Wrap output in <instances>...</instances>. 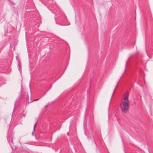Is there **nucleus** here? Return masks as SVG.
I'll return each mask as SVG.
<instances>
[{
  "label": "nucleus",
  "instance_id": "1",
  "mask_svg": "<svg viewBox=\"0 0 153 153\" xmlns=\"http://www.w3.org/2000/svg\"><path fill=\"white\" fill-rule=\"evenodd\" d=\"M129 93L126 92L124 94L122 100V103L121 104V109L123 112H127L129 108V102L128 100Z\"/></svg>",
  "mask_w": 153,
  "mask_h": 153
},
{
  "label": "nucleus",
  "instance_id": "2",
  "mask_svg": "<svg viewBox=\"0 0 153 153\" xmlns=\"http://www.w3.org/2000/svg\"><path fill=\"white\" fill-rule=\"evenodd\" d=\"M37 122H36L35 124V125H34V127H33V132H32V135L33 136H34V133H33V132L35 130V127H36V126L37 125Z\"/></svg>",
  "mask_w": 153,
  "mask_h": 153
},
{
  "label": "nucleus",
  "instance_id": "3",
  "mask_svg": "<svg viewBox=\"0 0 153 153\" xmlns=\"http://www.w3.org/2000/svg\"><path fill=\"white\" fill-rule=\"evenodd\" d=\"M39 100V99H35L33 100V101H37L38 100Z\"/></svg>",
  "mask_w": 153,
  "mask_h": 153
},
{
  "label": "nucleus",
  "instance_id": "4",
  "mask_svg": "<svg viewBox=\"0 0 153 153\" xmlns=\"http://www.w3.org/2000/svg\"><path fill=\"white\" fill-rule=\"evenodd\" d=\"M112 96H111V98L110 101H111V99H112Z\"/></svg>",
  "mask_w": 153,
  "mask_h": 153
},
{
  "label": "nucleus",
  "instance_id": "5",
  "mask_svg": "<svg viewBox=\"0 0 153 153\" xmlns=\"http://www.w3.org/2000/svg\"><path fill=\"white\" fill-rule=\"evenodd\" d=\"M122 76H123V75L121 76V78H120V79H121V78L122 77Z\"/></svg>",
  "mask_w": 153,
  "mask_h": 153
}]
</instances>
